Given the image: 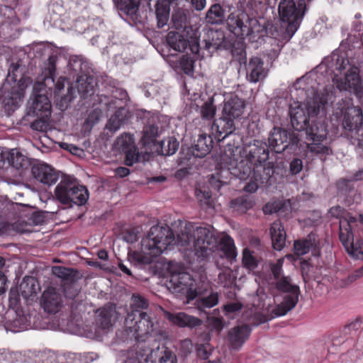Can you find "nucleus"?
I'll return each instance as SVG.
<instances>
[{
	"instance_id": "obj_1",
	"label": "nucleus",
	"mask_w": 363,
	"mask_h": 363,
	"mask_svg": "<svg viewBox=\"0 0 363 363\" xmlns=\"http://www.w3.org/2000/svg\"><path fill=\"white\" fill-rule=\"evenodd\" d=\"M177 245L187 257H196L202 261L213 252L217 238L211 226H198L194 228L191 223L185 225L177 235Z\"/></svg>"
},
{
	"instance_id": "obj_2",
	"label": "nucleus",
	"mask_w": 363,
	"mask_h": 363,
	"mask_svg": "<svg viewBox=\"0 0 363 363\" xmlns=\"http://www.w3.org/2000/svg\"><path fill=\"white\" fill-rule=\"evenodd\" d=\"M269 158V148L265 142L255 140L243 147L240 152V160L233 159L231 162V173L240 180H246L251 175L252 170L258 166L273 167L272 163L265 164Z\"/></svg>"
},
{
	"instance_id": "obj_3",
	"label": "nucleus",
	"mask_w": 363,
	"mask_h": 363,
	"mask_svg": "<svg viewBox=\"0 0 363 363\" xmlns=\"http://www.w3.org/2000/svg\"><path fill=\"white\" fill-rule=\"evenodd\" d=\"M175 241L174 235L168 226L154 225L141 241L142 253L135 252V259L141 264H150Z\"/></svg>"
},
{
	"instance_id": "obj_4",
	"label": "nucleus",
	"mask_w": 363,
	"mask_h": 363,
	"mask_svg": "<svg viewBox=\"0 0 363 363\" xmlns=\"http://www.w3.org/2000/svg\"><path fill=\"white\" fill-rule=\"evenodd\" d=\"M356 230L363 233V215H347L340 220L339 240L347 252L354 259H363V236L355 235Z\"/></svg>"
},
{
	"instance_id": "obj_5",
	"label": "nucleus",
	"mask_w": 363,
	"mask_h": 363,
	"mask_svg": "<svg viewBox=\"0 0 363 363\" xmlns=\"http://www.w3.org/2000/svg\"><path fill=\"white\" fill-rule=\"evenodd\" d=\"M245 102L237 96H232L224 103L222 116L215 119L211 125L216 140H223L235 130V121L242 115Z\"/></svg>"
},
{
	"instance_id": "obj_6",
	"label": "nucleus",
	"mask_w": 363,
	"mask_h": 363,
	"mask_svg": "<svg viewBox=\"0 0 363 363\" xmlns=\"http://www.w3.org/2000/svg\"><path fill=\"white\" fill-rule=\"evenodd\" d=\"M335 60V69L340 74L347 70L343 78L337 79V88L353 93L363 105V80L360 77L359 68L350 66L348 59L343 57L337 55Z\"/></svg>"
},
{
	"instance_id": "obj_7",
	"label": "nucleus",
	"mask_w": 363,
	"mask_h": 363,
	"mask_svg": "<svg viewBox=\"0 0 363 363\" xmlns=\"http://www.w3.org/2000/svg\"><path fill=\"white\" fill-rule=\"evenodd\" d=\"M278 9L281 21L286 23L284 37L290 39L299 28L304 16L305 1L299 0L296 3L294 0H281Z\"/></svg>"
},
{
	"instance_id": "obj_8",
	"label": "nucleus",
	"mask_w": 363,
	"mask_h": 363,
	"mask_svg": "<svg viewBox=\"0 0 363 363\" xmlns=\"http://www.w3.org/2000/svg\"><path fill=\"white\" fill-rule=\"evenodd\" d=\"M324 108L325 103L320 98L311 99L306 104L291 106L289 115L292 127L297 131L304 130L310 118L318 116Z\"/></svg>"
},
{
	"instance_id": "obj_9",
	"label": "nucleus",
	"mask_w": 363,
	"mask_h": 363,
	"mask_svg": "<svg viewBox=\"0 0 363 363\" xmlns=\"http://www.w3.org/2000/svg\"><path fill=\"white\" fill-rule=\"evenodd\" d=\"M336 117H342V124L346 130L359 131L363 123V114L358 106H354L351 96L342 98L335 104L333 111Z\"/></svg>"
},
{
	"instance_id": "obj_10",
	"label": "nucleus",
	"mask_w": 363,
	"mask_h": 363,
	"mask_svg": "<svg viewBox=\"0 0 363 363\" xmlns=\"http://www.w3.org/2000/svg\"><path fill=\"white\" fill-rule=\"evenodd\" d=\"M73 78H75L77 89L84 96H91L94 94V79L90 74L89 63L79 55L70 57L68 64Z\"/></svg>"
},
{
	"instance_id": "obj_11",
	"label": "nucleus",
	"mask_w": 363,
	"mask_h": 363,
	"mask_svg": "<svg viewBox=\"0 0 363 363\" xmlns=\"http://www.w3.org/2000/svg\"><path fill=\"white\" fill-rule=\"evenodd\" d=\"M124 363H177V358L167 347H158L150 351L146 349L131 352Z\"/></svg>"
},
{
	"instance_id": "obj_12",
	"label": "nucleus",
	"mask_w": 363,
	"mask_h": 363,
	"mask_svg": "<svg viewBox=\"0 0 363 363\" xmlns=\"http://www.w3.org/2000/svg\"><path fill=\"white\" fill-rule=\"evenodd\" d=\"M304 130L306 131V138L308 140H312V143L307 145L310 152L315 155L325 156L333 154L331 148L321 144L326 139L328 134L325 123L312 121V123H309Z\"/></svg>"
},
{
	"instance_id": "obj_13",
	"label": "nucleus",
	"mask_w": 363,
	"mask_h": 363,
	"mask_svg": "<svg viewBox=\"0 0 363 363\" xmlns=\"http://www.w3.org/2000/svg\"><path fill=\"white\" fill-rule=\"evenodd\" d=\"M268 143V148L276 153H281L289 147L292 150L297 146L299 138L293 131L274 127L269 133Z\"/></svg>"
},
{
	"instance_id": "obj_14",
	"label": "nucleus",
	"mask_w": 363,
	"mask_h": 363,
	"mask_svg": "<svg viewBox=\"0 0 363 363\" xmlns=\"http://www.w3.org/2000/svg\"><path fill=\"white\" fill-rule=\"evenodd\" d=\"M194 280L191 275L186 272L172 274L169 281L168 287L173 293L186 295L188 302H190L197 297L198 292L194 288Z\"/></svg>"
},
{
	"instance_id": "obj_15",
	"label": "nucleus",
	"mask_w": 363,
	"mask_h": 363,
	"mask_svg": "<svg viewBox=\"0 0 363 363\" xmlns=\"http://www.w3.org/2000/svg\"><path fill=\"white\" fill-rule=\"evenodd\" d=\"M125 322L127 324H132L130 328L133 329L137 337H142L152 331L153 322L146 312L132 310L130 313H128Z\"/></svg>"
},
{
	"instance_id": "obj_16",
	"label": "nucleus",
	"mask_w": 363,
	"mask_h": 363,
	"mask_svg": "<svg viewBox=\"0 0 363 363\" xmlns=\"http://www.w3.org/2000/svg\"><path fill=\"white\" fill-rule=\"evenodd\" d=\"M64 296L62 290L50 286L42 294L40 303L45 312L50 314L58 313L63 306Z\"/></svg>"
},
{
	"instance_id": "obj_17",
	"label": "nucleus",
	"mask_w": 363,
	"mask_h": 363,
	"mask_svg": "<svg viewBox=\"0 0 363 363\" xmlns=\"http://www.w3.org/2000/svg\"><path fill=\"white\" fill-rule=\"evenodd\" d=\"M294 253L298 256L306 255L311 251L313 256H320L321 244L319 235L315 232H311L306 238L295 240Z\"/></svg>"
},
{
	"instance_id": "obj_18",
	"label": "nucleus",
	"mask_w": 363,
	"mask_h": 363,
	"mask_svg": "<svg viewBox=\"0 0 363 363\" xmlns=\"http://www.w3.org/2000/svg\"><path fill=\"white\" fill-rule=\"evenodd\" d=\"M257 168L252 170L251 175L248 177H250V182L244 186V191L246 192H255L259 186L267 184L274 173V167L271 166H258Z\"/></svg>"
},
{
	"instance_id": "obj_19",
	"label": "nucleus",
	"mask_w": 363,
	"mask_h": 363,
	"mask_svg": "<svg viewBox=\"0 0 363 363\" xmlns=\"http://www.w3.org/2000/svg\"><path fill=\"white\" fill-rule=\"evenodd\" d=\"M247 20V14L237 11L232 12L225 21L228 30L237 38L244 39L247 37L248 30L246 29Z\"/></svg>"
},
{
	"instance_id": "obj_20",
	"label": "nucleus",
	"mask_w": 363,
	"mask_h": 363,
	"mask_svg": "<svg viewBox=\"0 0 363 363\" xmlns=\"http://www.w3.org/2000/svg\"><path fill=\"white\" fill-rule=\"evenodd\" d=\"M19 82L20 81L18 82L16 88H12L11 95L6 97L3 101L4 108L9 116L19 108L24 98L25 86L23 83L20 84Z\"/></svg>"
},
{
	"instance_id": "obj_21",
	"label": "nucleus",
	"mask_w": 363,
	"mask_h": 363,
	"mask_svg": "<svg viewBox=\"0 0 363 363\" xmlns=\"http://www.w3.org/2000/svg\"><path fill=\"white\" fill-rule=\"evenodd\" d=\"M31 172L36 180L45 184L52 185L58 179V175L54 169L46 164H34Z\"/></svg>"
},
{
	"instance_id": "obj_22",
	"label": "nucleus",
	"mask_w": 363,
	"mask_h": 363,
	"mask_svg": "<svg viewBox=\"0 0 363 363\" xmlns=\"http://www.w3.org/2000/svg\"><path fill=\"white\" fill-rule=\"evenodd\" d=\"M251 328L247 325H238L228 331V341L232 349L239 350L249 338Z\"/></svg>"
},
{
	"instance_id": "obj_23",
	"label": "nucleus",
	"mask_w": 363,
	"mask_h": 363,
	"mask_svg": "<svg viewBox=\"0 0 363 363\" xmlns=\"http://www.w3.org/2000/svg\"><path fill=\"white\" fill-rule=\"evenodd\" d=\"M33 113L37 117L50 118L51 116V104L45 94H37L30 107L28 115Z\"/></svg>"
},
{
	"instance_id": "obj_24",
	"label": "nucleus",
	"mask_w": 363,
	"mask_h": 363,
	"mask_svg": "<svg viewBox=\"0 0 363 363\" xmlns=\"http://www.w3.org/2000/svg\"><path fill=\"white\" fill-rule=\"evenodd\" d=\"M168 319L174 325L180 328L187 327L189 328H194L201 325L203 323V321L199 318L190 315L184 312H179L174 314L169 313Z\"/></svg>"
},
{
	"instance_id": "obj_25",
	"label": "nucleus",
	"mask_w": 363,
	"mask_h": 363,
	"mask_svg": "<svg viewBox=\"0 0 363 363\" xmlns=\"http://www.w3.org/2000/svg\"><path fill=\"white\" fill-rule=\"evenodd\" d=\"M269 234L273 248L276 250H281L285 246L286 235L284 225L279 220L272 223Z\"/></svg>"
},
{
	"instance_id": "obj_26",
	"label": "nucleus",
	"mask_w": 363,
	"mask_h": 363,
	"mask_svg": "<svg viewBox=\"0 0 363 363\" xmlns=\"http://www.w3.org/2000/svg\"><path fill=\"white\" fill-rule=\"evenodd\" d=\"M213 139L207 133H202L199 135L197 140L192 145L193 155L196 157H203L207 155L213 147Z\"/></svg>"
},
{
	"instance_id": "obj_27",
	"label": "nucleus",
	"mask_w": 363,
	"mask_h": 363,
	"mask_svg": "<svg viewBox=\"0 0 363 363\" xmlns=\"http://www.w3.org/2000/svg\"><path fill=\"white\" fill-rule=\"evenodd\" d=\"M247 78L250 82L256 83L265 77L264 62L259 57L250 59L247 68Z\"/></svg>"
},
{
	"instance_id": "obj_28",
	"label": "nucleus",
	"mask_w": 363,
	"mask_h": 363,
	"mask_svg": "<svg viewBox=\"0 0 363 363\" xmlns=\"http://www.w3.org/2000/svg\"><path fill=\"white\" fill-rule=\"evenodd\" d=\"M116 313L114 305L108 304L104 306L96 311V324L101 329H108L112 326V318Z\"/></svg>"
},
{
	"instance_id": "obj_29",
	"label": "nucleus",
	"mask_w": 363,
	"mask_h": 363,
	"mask_svg": "<svg viewBox=\"0 0 363 363\" xmlns=\"http://www.w3.org/2000/svg\"><path fill=\"white\" fill-rule=\"evenodd\" d=\"M74 179L71 177H65L56 186L55 194L60 203L70 204Z\"/></svg>"
},
{
	"instance_id": "obj_30",
	"label": "nucleus",
	"mask_w": 363,
	"mask_h": 363,
	"mask_svg": "<svg viewBox=\"0 0 363 363\" xmlns=\"http://www.w3.org/2000/svg\"><path fill=\"white\" fill-rule=\"evenodd\" d=\"M168 45L177 52H184L189 45V40L186 36L177 31H169L166 38Z\"/></svg>"
},
{
	"instance_id": "obj_31",
	"label": "nucleus",
	"mask_w": 363,
	"mask_h": 363,
	"mask_svg": "<svg viewBox=\"0 0 363 363\" xmlns=\"http://www.w3.org/2000/svg\"><path fill=\"white\" fill-rule=\"evenodd\" d=\"M52 272L55 277L62 279V284L77 282L80 279L77 269L63 266L52 267Z\"/></svg>"
},
{
	"instance_id": "obj_32",
	"label": "nucleus",
	"mask_w": 363,
	"mask_h": 363,
	"mask_svg": "<svg viewBox=\"0 0 363 363\" xmlns=\"http://www.w3.org/2000/svg\"><path fill=\"white\" fill-rule=\"evenodd\" d=\"M232 167L228 169H220L211 175L208 179L209 189L218 191L222 186L229 182L228 175H234L230 172Z\"/></svg>"
},
{
	"instance_id": "obj_33",
	"label": "nucleus",
	"mask_w": 363,
	"mask_h": 363,
	"mask_svg": "<svg viewBox=\"0 0 363 363\" xmlns=\"http://www.w3.org/2000/svg\"><path fill=\"white\" fill-rule=\"evenodd\" d=\"M301 294L295 292L294 294H288L284 297L283 301L277 305L275 308V314L278 316L286 315L289 311L292 310L298 301V297Z\"/></svg>"
},
{
	"instance_id": "obj_34",
	"label": "nucleus",
	"mask_w": 363,
	"mask_h": 363,
	"mask_svg": "<svg viewBox=\"0 0 363 363\" xmlns=\"http://www.w3.org/2000/svg\"><path fill=\"white\" fill-rule=\"evenodd\" d=\"M206 21L211 25H220L225 20V12L219 4H214L210 6L206 14Z\"/></svg>"
},
{
	"instance_id": "obj_35",
	"label": "nucleus",
	"mask_w": 363,
	"mask_h": 363,
	"mask_svg": "<svg viewBox=\"0 0 363 363\" xmlns=\"http://www.w3.org/2000/svg\"><path fill=\"white\" fill-rule=\"evenodd\" d=\"M171 1L168 0H158L156 4L155 14L157 21V27L159 28H163L167 25L169 18Z\"/></svg>"
},
{
	"instance_id": "obj_36",
	"label": "nucleus",
	"mask_w": 363,
	"mask_h": 363,
	"mask_svg": "<svg viewBox=\"0 0 363 363\" xmlns=\"http://www.w3.org/2000/svg\"><path fill=\"white\" fill-rule=\"evenodd\" d=\"M71 196L70 204L82 206L86 203L89 199V191L85 186L79 184L74 179Z\"/></svg>"
},
{
	"instance_id": "obj_37",
	"label": "nucleus",
	"mask_w": 363,
	"mask_h": 363,
	"mask_svg": "<svg viewBox=\"0 0 363 363\" xmlns=\"http://www.w3.org/2000/svg\"><path fill=\"white\" fill-rule=\"evenodd\" d=\"M353 181H350V178L340 179L337 182V193L340 196H344L347 201L348 204L353 201L352 196L356 195L357 191L353 186Z\"/></svg>"
},
{
	"instance_id": "obj_38",
	"label": "nucleus",
	"mask_w": 363,
	"mask_h": 363,
	"mask_svg": "<svg viewBox=\"0 0 363 363\" xmlns=\"http://www.w3.org/2000/svg\"><path fill=\"white\" fill-rule=\"evenodd\" d=\"M255 205V201L249 196H241L230 201V207L239 213H245Z\"/></svg>"
},
{
	"instance_id": "obj_39",
	"label": "nucleus",
	"mask_w": 363,
	"mask_h": 363,
	"mask_svg": "<svg viewBox=\"0 0 363 363\" xmlns=\"http://www.w3.org/2000/svg\"><path fill=\"white\" fill-rule=\"evenodd\" d=\"M141 0H118L119 9L133 20L137 19Z\"/></svg>"
},
{
	"instance_id": "obj_40",
	"label": "nucleus",
	"mask_w": 363,
	"mask_h": 363,
	"mask_svg": "<svg viewBox=\"0 0 363 363\" xmlns=\"http://www.w3.org/2000/svg\"><path fill=\"white\" fill-rule=\"evenodd\" d=\"M9 164L16 169H26L29 164L28 159L16 150H11L7 157Z\"/></svg>"
},
{
	"instance_id": "obj_41",
	"label": "nucleus",
	"mask_w": 363,
	"mask_h": 363,
	"mask_svg": "<svg viewBox=\"0 0 363 363\" xmlns=\"http://www.w3.org/2000/svg\"><path fill=\"white\" fill-rule=\"evenodd\" d=\"M39 289L38 284L36 280L33 277H28L24 279L20 285V291L21 295L25 298H29L35 296Z\"/></svg>"
},
{
	"instance_id": "obj_42",
	"label": "nucleus",
	"mask_w": 363,
	"mask_h": 363,
	"mask_svg": "<svg viewBox=\"0 0 363 363\" xmlns=\"http://www.w3.org/2000/svg\"><path fill=\"white\" fill-rule=\"evenodd\" d=\"M161 155L169 156L174 155L179 148V143L174 137H169L160 143Z\"/></svg>"
},
{
	"instance_id": "obj_43",
	"label": "nucleus",
	"mask_w": 363,
	"mask_h": 363,
	"mask_svg": "<svg viewBox=\"0 0 363 363\" xmlns=\"http://www.w3.org/2000/svg\"><path fill=\"white\" fill-rule=\"evenodd\" d=\"M218 303V294L211 292L208 296L200 297L196 300L197 308L202 311L211 308Z\"/></svg>"
},
{
	"instance_id": "obj_44",
	"label": "nucleus",
	"mask_w": 363,
	"mask_h": 363,
	"mask_svg": "<svg viewBox=\"0 0 363 363\" xmlns=\"http://www.w3.org/2000/svg\"><path fill=\"white\" fill-rule=\"evenodd\" d=\"M220 245L226 258L233 259L236 257V249L234 240L231 237L228 235L223 237L220 240Z\"/></svg>"
},
{
	"instance_id": "obj_45",
	"label": "nucleus",
	"mask_w": 363,
	"mask_h": 363,
	"mask_svg": "<svg viewBox=\"0 0 363 363\" xmlns=\"http://www.w3.org/2000/svg\"><path fill=\"white\" fill-rule=\"evenodd\" d=\"M277 289L280 291L287 294H294L299 292V286L291 284V279L289 277H282L278 279L276 284Z\"/></svg>"
},
{
	"instance_id": "obj_46",
	"label": "nucleus",
	"mask_w": 363,
	"mask_h": 363,
	"mask_svg": "<svg viewBox=\"0 0 363 363\" xmlns=\"http://www.w3.org/2000/svg\"><path fill=\"white\" fill-rule=\"evenodd\" d=\"M216 113V107L213 104V100L209 99L203 103L201 106L200 114L202 119L208 121L209 123L214 118Z\"/></svg>"
},
{
	"instance_id": "obj_47",
	"label": "nucleus",
	"mask_w": 363,
	"mask_h": 363,
	"mask_svg": "<svg viewBox=\"0 0 363 363\" xmlns=\"http://www.w3.org/2000/svg\"><path fill=\"white\" fill-rule=\"evenodd\" d=\"M62 288L64 296L72 301L78 296L81 290V288L78 286L77 282L62 284Z\"/></svg>"
},
{
	"instance_id": "obj_48",
	"label": "nucleus",
	"mask_w": 363,
	"mask_h": 363,
	"mask_svg": "<svg viewBox=\"0 0 363 363\" xmlns=\"http://www.w3.org/2000/svg\"><path fill=\"white\" fill-rule=\"evenodd\" d=\"M116 144L123 152L135 147L133 135L126 133L117 138Z\"/></svg>"
},
{
	"instance_id": "obj_49",
	"label": "nucleus",
	"mask_w": 363,
	"mask_h": 363,
	"mask_svg": "<svg viewBox=\"0 0 363 363\" xmlns=\"http://www.w3.org/2000/svg\"><path fill=\"white\" fill-rule=\"evenodd\" d=\"M246 29L247 30V36H252L259 34L264 30V26L256 18H250L247 21Z\"/></svg>"
},
{
	"instance_id": "obj_50",
	"label": "nucleus",
	"mask_w": 363,
	"mask_h": 363,
	"mask_svg": "<svg viewBox=\"0 0 363 363\" xmlns=\"http://www.w3.org/2000/svg\"><path fill=\"white\" fill-rule=\"evenodd\" d=\"M101 116V112L100 110L94 109L91 111L84 122L83 128L90 130L99 122Z\"/></svg>"
},
{
	"instance_id": "obj_51",
	"label": "nucleus",
	"mask_w": 363,
	"mask_h": 363,
	"mask_svg": "<svg viewBox=\"0 0 363 363\" xmlns=\"http://www.w3.org/2000/svg\"><path fill=\"white\" fill-rule=\"evenodd\" d=\"M158 127L154 124L145 127L143 140L146 143H154L158 135Z\"/></svg>"
},
{
	"instance_id": "obj_52",
	"label": "nucleus",
	"mask_w": 363,
	"mask_h": 363,
	"mask_svg": "<svg viewBox=\"0 0 363 363\" xmlns=\"http://www.w3.org/2000/svg\"><path fill=\"white\" fill-rule=\"evenodd\" d=\"M123 152L125 155V164L127 166H132L139 161L140 154L136 147H132Z\"/></svg>"
},
{
	"instance_id": "obj_53",
	"label": "nucleus",
	"mask_w": 363,
	"mask_h": 363,
	"mask_svg": "<svg viewBox=\"0 0 363 363\" xmlns=\"http://www.w3.org/2000/svg\"><path fill=\"white\" fill-rule=\"evenodd\" d=\"M362 326V320L361 318H356L351 323L347 324L343 328L342 333L344 335H355L357 331Z\"/></svg>"
},
{
	"instance_id": "obj_54",
	"label": "nucleus",
	"mask_w": 363,
	"mask_h": 363,
	"mask_svg": "<svg viewBox=\"0 0 363 363\" xmlns=\"http://www.w3.org/2000/svg\"><path fill=\"white\" fill-rule=\"evenodd\" d=\"M49 118H50L37 117V119L30 123L31 129L40 132H46L49 128Z\"/></svg>"
},
{
	"instance_id": "obj_55",
	"label": "nucleus",
	"mask_w": 363,
	"mask_h": 363,
	"mask_svg": "<svg viewBox=\"0 0 363 363\" xmlns=\"http://www.w3.org/2000/svg\"><path fill=\"white\" fill-rule=\"evenodd\" d=\"M242 264L249 269H255L257 267V261L248 249H245L242 252Z\"/></svg>"
},
{
	"instance_id": "obj_56",
	"label": "nucleus",
	"mask_w": 363,
	"mask_h": 363,
	"mask_svg": "<svg viewBox=\"0 0 363 363\" xmlns=\"http://www.w3.org/2000/svg\"><path fill=\"white\" fill-rule=\"evenodd\" d=\"M284 262V259L279 258L275 262H272L269 264L271 272H272L274 279H276V280L281 279V275L282 274V272H283L282 267H283Z\"/></svg>"
},
{
	"instance_id": "obj_57",
	"label": "nucleus",
	"mask_w": 363,
	"mask_h": 363,
	"mask_svg": "<svg viewBox=\"0 0 363 363\" xmlns=\"http://www.w3.org/2000/svg\"><path fill=\"white\" fill-rule=\"evenodd\" d=\"M211 189L208 191L206 190H196V195L198 199L201 202L206 204L207 206L211 207L212 206V192Z\"/></svg>"
},
{
	"instance_id": "obj_58",
	"label": "nucleus",
	"mask_w": 363,
	"mask_h": 363,
	"mask_svg": "<svg viewBox=\"0 0 363 363\" xmlns=\"http://www.w3.org/2000/svg\"><path fill=\"white\" fill-rule=\"evenodd\" d=\"M213 351V347L208 343L200 344L196 346L197 356L202 359H207Z\"/></svg>"
},
{
	"instance_id": "obj_59",
	"label": "nucleus",
	"mask_w": 363,
	"mask_h": 363,
	"mask_svg": "<svg viewBox=\"0 0 363 363\" xmlns=\"http://www.w3.org/2000/svg\"><path fill=\"white\" fill-rule=\"evenodd\" d=\"M133 310L145 309L148 307V301L140 295L133 296Z\"/></svg>"
},
{
	"instance_id": "obj_60",
	"label": "nucleus",
	"mask_w": 363,
	"mask_h": 363,
	"mask_svg": "<svg viewBox=\"0 0 363 363\" xmlns=\"http://www.w3.org/2000/svg\"><path fill=\"white\" fill-rule=\"evenodd\" d=\"M242 308V304L239 302H229L225 304L223 307V310L225 315H230L236 312L240 311Z\"/></svg>"
},
{
	"instance_id": "obj_61",
	"label": "nucleus",
	"mask_w": 363,
	"mask_h": 363,
	"mask_svg": "<svg viewBox=\"0 0 363 363\" xmlns=\"http://www.w3.org/2000/svg\"><path fill=\"white\" fill-rule=\"evenodd\" d=\"M232 55L234 60L238 61L240 65L246 64L247 57L246 51L243 48H234L232 51Z\"/></svg>"
},
{
	"instance_id": "obj_62",
	"label": "nucleus",
	"mask_w": 363,
	"mask_h": 363,
	"mask_svg": "<svg viewBox=\"0 0 363 363\" xmlns=\"http://www.w3.org/2000/svg\"><path fill=\"white\" fill-rule=\"evenodd\" d=\"M193 347L192 341L189 338L182 340L179 343V350L184 356H187L191 353Z\"/></svg>"
},
{
	"instance_id": "obj_63",
	"label": "nucleus",
	"mask_w": 363,
	"mask_h": 363,
	"mask_svg": "<svg viewBox=\"0 0 363 363\" xmlns=\"http://www.w3.org/2000/svg\"><path fill=\"white\" fill-rule=\"evenodd\" d=\"M57 57L55 55H50L48 59V74L50 78L54 82L56 71V62Z\"/></svg>"
},
{
	"instance_id": "obj_64",
	"label": "nucleus",
	"mask_w": 363,
	"mask_h": 363,
	"mask_svg": "<svg viewBox=\"0 0 363 363\" xmlns=\"http://www.w3.org/2000/svg\"><path fill=\"white\" fill-rule=\"evenodd\" d=\"M194 62L189 57H183L180 62V65L182 69L186 74H190L193 72L194 69Z\"/></svg>"
}]
</instances>
